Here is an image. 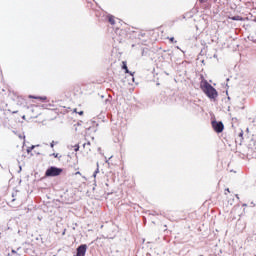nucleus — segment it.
<instances>
[{
    "label": "nucleus",
    "instance_id": "1",
    "mask_svg": "<svg viewBox=\"0 0 256 256\" xmlns=\"http://www.w3.org/2000/svg\"><path fill=\"white\" fill-rule=\"evenodd\" d=\"M201 79L202 81L200 83V89H202L203 93L206 94L208 99H217V97H219V92H217V89L209 84V82L205 80L203 76H201Z\"/></svg>",
    "mask_w": 256,
    "mask_h": 256
},
{
    "label": "nucleus",
    "instance_id": "2",
    "mask_svg": "<svg viewBox=\"0 0 256 256\" xmlns=\"http://www.w3.org/2000/svg\"><path fill=\"white\" fill-rule=\"evenodd\" d=\"M63 173V168H59L56 166H50L45 171V177H59Z\"/></svg>",
    "mask_w": 256,
    "mask_h": 256
},
{
    "label": "nucleus",
    "instance_id": "3",
    "mask_svg": "<svg viewBox=\"0 0 256 256\" xmlns=\"http://www.w3.org/2000/svg\"><path fill=\"white\" fill-rule=\"evenodd\" d=\"M211 125L215 133H223V129H225V125L222 121L213 120Z\"/></svg>",
    "mask_w": 256,
    "mask_h": 256
},
{
    "label": "nucleus",
    "instance_id": "4",
    "mask_svg": "<svg viewBox=\"0 0 256 256\" xmlns=\"http://www.w3.org/2000/svg\"><path fill=\"white\" fill-rule=\"evenodd\" d=\"M87 253V244H81L76 249V255L74 256H85Z\"/></svg>",
    "mask_w": 256,
    "mask_h": 256
},
{
    "label": "nucleus",
    "instance_id": "5",
    "mask_svg": "<svg viewBox=\"0 0 256 256\" xmlns=\"http://www.w3.org/2000/svg\"><path fill=\"white\" fill-rule=\"evenodd\" d=\"M122 69L125 71V73H128L132 77V81H135V78L133 77V73L129 71V68L127 67V62H122Z\"/></svg>",
    "mask_w": 256,
    "mask_h": 256
},
{
    "label": "nucleus",
    "instance_id": "6",
    "mask_svg": "<svg viewBox=\"0 0 256 256\" xmlns=\"http://www.w3.org/2000/svg\"><path fill=\"white\" fill-rule=\"evenodd\" d=\"M105 20L108 21V23H110V25H115V16L108 14L105 17Z\"/></svg>",
    "mask_w": 256,
    "mask_h": 256
},
{
    "label": "nucleus",
    "instance_id": "7",
    "mask_svg": "<svg viewBox=\"0 0 256 256\" xmlns=\"http://www.w3.org/2000/svg\"><path fill=\"white\" fill-rule=\"evenodd\" d=\"M30 99H38L39 101H47V97H41V96H29Z\"/></svg>",
    "mask_w": 256,
    "mask_h": 256
},
{
    "label": "nucleus",
    "instance_id": "8",
    "mask_svg": "<svg viewBox=\"0 0 256 256\" xmlns=\"http://www.w3.org/2000/svg\"><path fill=\"white\" fill-rule=\"evenodd\" d=\"M231 21H243V17L236 15V16H232L230 17Z\"/></svg>",
    "mask_w": 256,
    "mask_h": 256
},
{
    "label": "nucleus",
    "instance_id": "9",
    "mask_svg": "<svg viewBox=\"0 0 256 256\" xmlns=\"http://www.w3.org/2000/svg\"><path fill=\"white\" fill-rule=\"evenodd\" d=\"M193 17V12H187L183 15V19H191Z\"/></svg>",
    "mask_w": 256,
    "mask_h": 256
},
{
    "label": "nucleus",
    "instance_id": "10",
    "mask_svg": "<svg viewBox=\"0 0 256 256\" xmlns=\"http://www.w3.org/2000/svg\"><path fill=\"white\" fill-rule=\"evenodd\" d=\"M148 53H149V49H147V48H142V52H141L142 57L147 56Z\"/></svg>",
    "mask_w": 256,
    "mask_h": 256
},
{
    "label": "nucleus",
    "instance_id": "11",
    "mask_svg": "<svg viewBox=\"0 0 256 256\" xmlns=\"http://www.w3.org/2000/svg\"><path fill=\"white\" fill-rule=\"evenodd\" d=\"M35 147H37V146L32 145L31 147H28L27 148V153H31V151H33V149H35Z\"/></svg>",
    "mask_w": 256,
    "mask_h": 256
},
{
    "label": "nucleus",
    "instance_id": "12",
    "mask_svg": "<svg viewBox=\"0 0 256 256\" xmlns=\"http://www.w3.org/2000/svg\"><path fill=\"white\" fill-rule=\"evenodd\" d=\"M50 157H55L57 159V158H59V153L50 154Z\"/></svg>",
    "mask_w": 256,
    "mask_h": 256
},
{
    "label": "nucleus",
    "instance_id": "13",
    "mask_svg": "<svg viewBox=\"0 0 256 256\" xmlns=\"http://www.w3.org/2000/svg\"><path fill=\"white\" fill-rule=\"evenodd\" d=\"M169 41H170V43H177V41L175 40L174 37H170V38H169Z\"/></svg>",
    "mask_w": 256,
    "mask_h": 256
},
{
    "label": "nucleus",
    "instance_id": "14",
    "mask_svg": "<svg viewBox=\"0 0 256 256\" xmlns=\"http://www.w3.org/2000/svg\"><path fill=\"white\" fill-rule=\"evenodd\" d=\"M97 173H99V168H97L96 171H94V173H93V177H94V178L97 177Z\"/></svg>",
    "mask_w": 256,
    "mask_h": 256
},
{
    "label": "nucleus",
    "instance_id": "15",
    "mask_svg": "<svg viewBox=\"0 0 256 256\" xmlns=\"http://www.w3.org/2000/svg\"><path fill=\"white\" fill-rule=\"evenodd\" d=\"M74 151L77 153V151H79V145L78 144H76L75 146H74Z\"/></svg>",
    "mask_w": 256,
    "mask_h": 256
},
{
    "label": "nucleus",
    "instance_id": "16",
    "mask_svg": "<svg viewBox=\"0 0 256 256\" xmlns=\"http://www.w3.org/2000/svg\"><path fill=\"white\" fill-rule=\"evenodd\" d=\"M11 253H12V255H17V256H19V253H17V252L15 251V249H12V250H11Z\"/></svg>",
    "mask_w": 256,
    "mask_h": 256
},
{
    "label": "nucleus",
    "instance_id": "17",
    "mask_svg": "<svg viewBox=\"0 0 256 256\" xmlns=\"http://www.w3.org/2000/svg\"><path fill=\"white\" fill-rule=\"evenodd\" d=\"M50 147H51V149H53V147H55V141H52V142L50 143Z\"/></svg>",
    "mask_w": 256,
    "mask_h": 256
},
{
    "label": "nucleus",
    "instance_id": "18",
    "mask_svg": "<svg viewBox=\"0 0 256 256\" xmlns=\"http://www.w3.org/2000/svg\"><path fill=\"white\" fill-rule=\"evenodd\" d=\"M86 145H91V142L84 143L83 147H85Z\"/></svg>",
    "mask_w": 256,
    "mask_h": 256
},
{
    "label": "nucleus",
    "instance_id": "19",
    "mask_svg": "<svg viewBox=\"0 0 256 256\" xmlns=\"http://www.w3.org/2000/svg\"><path fill=\"white\" fill-rule=\"evenodd\" d=\"M250 207H255V203L251 202Z\"/></svg>",
    "mask_w": 256,
    "mask_h": 256
},
{
    "label": "nucleus",
    "instance_id": "20",
    "mask_svg": "<svg viewBox=\"0 0 256 256\" xmlns=\"http://www.w3.org/2000/svg\"><path fill=\"white\" fill-rule=\"evenodd\" d=\"M239 137H243V131L239 133Z\"/></svg>",
    "mask_w": 256,
    "mask_h": 256
},
{
    "label": "nucleus",
    "instance_id": "21",
    "mask_svg": "<svg viewBox=\"0 0 256 256\" xmlns=\"http://www.w3.org/2000/svg\"><path fill=\"white\" fill-rule=\"evenodd\" d=\"M151 215H159V213L154 211L153 213H151Z\"/></svg>",
    "mask_w": 256,
    "mask_h": 256
},
{
    "label": "nucleus",
    "instance_id": "22",
    "mask_svg": "<svg viewBox=\"0 0 256 256\" xmlns=\"http://www.w3.org/2000/svg\"><path fill=\"white\" fill-rule=\"evenodd\" d=\"M199 3H205V0H198Z\"/></svg>",
    "mask_w": 256,
    "mask_h": 256
},
{
    "label": "nucleus",
    "instance_id": "23",
    "mask_svg": "<svg viewBox=\"0 0 256 256\" xmlns=\"http://www.w3.org/2000/svg\"><path fill=\"white\" fill-rule=\"evenodd\" d=\"M78 115H83V111L78 112Z\"/></svg>",
    "mask_w": 256,
    "mask_h": 256
},
{
    "label": "nucleus",
    "instance_id": "24",
    "mask_svg": "<svg viewBox=\"0 0 256 256\" xmlns=\"http://www.w3.org/2000/svg\"><path fill=\"white\" fill-rule=\"evenodd\" d=\"M8 256H17V255H15V254H8Z\"/></svg>",
    "mask_w": 256,
    "mask_h": 256
},
{
    "label": "nucleus",
    "instance_id": "25",
    "mask_svg": "<svg viewBox=\"0 0 256 256\" xmlns=\"http://www.w3.org/2000/svg\"><path fill=\"white\" fill-rule=\"evenodd\" d=\"M236 199H239V194H236Z\"/></svg>",
    "mask_w": 256,
    "mask_h": 256
},
{
    "label": "nucleus",
    "instance_id": "26",
    "mask_svg": "<svg viewBox=\"0 0 256 256\" xmlns=\"http://www.w3.org/2000/svg\"><path fill=\"white\" fill-rule=\"evenodd\" d=\"M242 207H247V204H243Z\"/></svg>",
    "mask_w": 256,
    "mask_h": 256
},
{
    "label": "nucleus",
    "instance_id": "27",
    "mask_svg": "<svg viewBox=\"0 0 256 256\" xmlns=\"http://www.w3.org/2000/svg\"><path fill=\"white\" fill-rule=\"evenodd\" d=\"M106 159V163H109V160H107V158H105Z\"/></svg>",
    "mask_w": 256,
    "mask_h": 256
},
{
    "label": "nucleus",
    "instance_id": "28",
    "mask_svg": "<svg viewBox=\"0 0 256 256\" xmlns=\"http://www.w3.org/2000/svg\"><path fill=\"white\" fill-rule=\"evenodd\" d=\"M21 169H22V168H21V166H20V170H19V173H21Z\"/></svg>",
    "mask_w": 256,
    "mask_h": 256
},
{
    "label": "nucleus",
    "instance_id": "29",
    "mask_svg": "<svg viewBox=\"0 0 256 256\" xmlns=\"http://www.w3.org/2000/svg\"><path fill=\"white\" fill-rule=\"evenodd\" d=\"M226 191L229 193V188H227Z\"/></svg>",
    "mask_w": 256,
    "mask_h": 256
},
{
    "label": "nucleus",
    "instance_id": "30",
    "mask_svg": "<svg viewBox=\"0 0 256 256\" xmlns=\"http://www.w3.org/2000/svg\"><path fill=\"white\" fill-rule=\"evenodd\" d=\"M176 48H177V49H181V48H179V46H177Z\"/></svg>",
    "mask_w": 256,
    "mask_h": 256
}]
</instances>
